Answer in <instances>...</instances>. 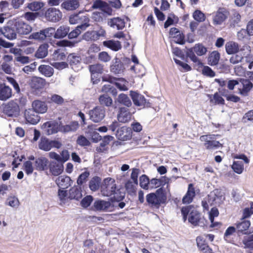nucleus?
<instances>
[{
  "label": "nucleus",
  "instance_id": "39448f33",
  "mask_svg": "<svg viewBox=\"0 0 253 253\" xmlns=\"http://www.w3.org/2000/svg\"><path fill=\"white\" fill-rule=\"evenodd\" d=\"M3 113L8 117H17L20 113V107L16 100H11L3 105Z\"/></svg>",
  "mask_w": 253,
  "mask_h": 253
},
{
  "label": "nucleus",
  "instance_id": "ea45409f",
  "mask_svg": "<svg viewBox=\"0 0 253 253\" xmlns=\"http://www.w3.org/2000/svg\"><path fill=\"white\" fill-rule=\"evenodd\" d=\"M220 59V54L217 51L211 52L208 57V64L211 66H214L218 64Z\"/></svg>",
  "mask_w": 253,
  "mask_h": 253
},
{
  "label": "nucleus",
  "instance_id": "f3484780",
  "mask_svg": "<svg viewBox=\"0 0 253 253\" xmlns=\"http://www.w3.org/2000/svg\"><path fill=\"white\" fill-rule=\"evenodd\" d=\"M48 160L44 157H40L36 158L34 163L35 169L39 171H44L47 172L49 166Z\"/></svg>",
  "mask_w": 253,
  "mask_h": 253
},
{
  "label": "nucleus",
  "instance_id": "412c9836",
  "mask_svg": "<svg viewBox=\"0 0 253 253\" xmlns=\"http://www.w3.org/2000/svg\"><path fill=\"white\" fill-rule=\"evenodd\" d=\"M80 0H63L61 4V8L67 11H75L80 7Z\"/></svg>",
  "mask_w": 253,
  "mask_h": 253
},
{
  "label": "nucleus",
  "instance_id": "69168bd1",
  "mask_svg": "<svg viewBox=\"0 0 253 253\" xmlns=\"http://www.w3.org/2000/svg\"><path fill=\"white\" fill-rule=\"evenodd\" d=\"M243 243L245 245V248L253 250V234L245 238L243 240Z\"/></svg>",
  "mask_w": 253,
  "mask_h": 253
},
{
  "label": "nucleus",
  "instance_id": "e2e57ef3",
  "mask_svg": "<svg viewBox=\"0 0 253 253\" xmlns=\"http://www.w3.org/2000/svg\"><path fill=\"white\" fill-rule=\"evenodd\" d=\"M76 142L79 145L83 147L88 146L90 145L89 141L83 135L78 136Z\"/></svg>",
  "mask_w": 253,
  "mask_h": 253
},
{
  "label": "nucleus",
  "instance_id": "2eb2a0df",
  "mask_svg": "<svg viewBox=\"0 0 253 253\" xmlns=\"http://www.w3.org/2000/svg\"><path fill=\"white\" fill-rule=\"evenodd\" d=\"M114 205L110 201L102 200H96L93 204V207L97 211H112L114 209Z\"/></svg>",
  "mask_w": 253,
  "mask_h": 253
},
{
  "label": "nucleus",
  "instance_id": "4c0bfd02",
  "mask_svg": "<svg viewBox=\"0 0 253 253\" xmlns=\"http://www.w3.org/2000/svg\"><path fill=\"white\" fill-rule=\"evenodd\" d=\"M70 31V28L67 26H61L55 31L54 38L61 39L65 37Z\"/></svg>",
  "mask_w": 253,
  "mask_h": 253
},
{
  "label": "nucleus",
  "instance_id": "58836bf2",
  "mask_svg": "<svg viewBox=\"0 0 253 253\" xmlns=\"http://www.w3.org/2000/svg\"><path fill=\"white\" fill-rule=\"evenodd\" d=\"M38 70L41 74L47 77H50L54 73L53 68L47 65H40L38 68Z\"/></svg>",
  "mask_w": 253,
  "mask_h": 253
},
{
  "label": "nucleus",
  "instance_id": "9b49d317",
  "mask_svg": "<svg viewBox=\"0 0 253 253\" xmlns=\"http://www.w3.org/2000/svg\"><path fill=\"white\" fill-rule=\"evenodd\" d=\"M24 117L27 124L34 125L37 124L41 120L38 113L33 108L26 109L24 112Z\"/></svg>",
  "mask_w": 253,
  "mask_h": 253
},
{
  "label": "nucleus",
  "instance_id": "5fc2aeb1",
  "mask_svg": "<svg viewBox=\"0 0 253 253\" xmlns=\"http://www.w3.org/2000/svg\"><path fill=\"white\" fill-rule=\"evenodd\" d=\"M23 169L27 175L31 174L35 169L33 163L30 161H26L23 163Z\"/></svg>",
  "mask_w": 253,
  "mask_h": 253
},
{
  "label": "nucleus",
  "instance_id": "5701e85b",
  "mask_svg": "<svg viewBox=\"0 0 253 253\" xmlns=\"http://www.w3.org/2000/svg\"><path fill=\"white\" fill-rule=\"evenodd\" d=\"M169 35L174 39V42L179 44H184L185 36L184 34L175 27L170 29Z\"/></svg>",
  "mask_w": 253,
  "mask_h": 253
},
{
  "label": "nucleus",
  "instance_id": "de8ad7c7",
  "mask_svg": "<svg viewBox=\"0 0 253 253\" xmlns=\"http://www.w3.org/2000/svg\"><path fill=\"white\" fill-rule=\"evenodd\" d=\"M190 49H192L194 53H196L198 56L205 55L207 52V48L202 43L196 44L193 48Z\"/></svg>",
  "mask_w": 253,
  "mask_h": 253
},
{
  "label": "nucleus",
  "instance_id": "dca6fc26",
  "mask_svg": "<svg viewBox=\"0 0 253 253\" xmlns=\"http://www.w3.org/2000/svg\"><path fill=\"white\" fill-rule=\"evenodd\" d=\"M116 136L120 140L127 141L132 137V132L130 128L122 126L119 128L116 132Z\"/></svg>",
  "mask_w": 253,
  "mask_h": 253
},
{
  "label": "nucleus",
  "instance_id": "a19ab883",
  "mask_svg": "<svg viewBox=\"0 0 253 253\" xmlns=\"http://www.w3.org/2000/svg\"><path fill=\"white\" fill-rule=\"evenodd\" d=\"M219 215V211L216 207L212 208L209 212V219L211 221V224L210 227H214L220 224V223L214 222V219L215 217L218 216Z\"/></svg>",
  "mask_w": 253,
  "mask_h": 253
},
{
  "label": "nucleus",
  "instance_id": "4d7b16f0",
  "mask_svg": "<svg viewBox=\"0 0 253 253\" xmlns=\"http://www.w3.org/2000/svg\"><path fill=\"white\" fill-rule=\"evenodd\" d=\"M30 39H34L35 40L42 41L45 40V36L43 30L40 32L33 33L29 37Z\"/></svg>",
  "mask_w": 253,
  "mask_h": 253
},
{
  "label": "nucleus",
  "instance_id": "4be33fe9",
  "mask_svg": "<svg viewBox=\"0 0 253 253\" xmlns=\"http://www.w3.org/2000/svg\"><path fill=\"white\" fill-rule=\"evenodd\" d=\"M13 21L10 26H4L0 29V31L3 36L9 40H13L17 38V32L16 29L14 28Z\"/></svg>",
  "mask_w": 253,
  "mask_h": 253
},
{
  "label": "nucleus",
  "instance_id": "680f3d73",
  "mask_svg": "<svg viewBox=\"0 0 253 253\" xmlns=\"http://www.w3.org/2000/svg\"><path fill=\"white\" fill-rule=\"evenodd\" d=\"M89 172L88 171H85L82 172L78 177L77 182L78 185H81L87 181V178L89 176Z\"/></svg>",
  "mask_w": 253,
  "mask_h": 253
},
{
  "label": "nucleus",
  "instance_id": "f704fd0d",
  "mask_svg": "<svg viewBox=\"0 0 253 253\" xmlns=\"http://www.w3.org/2000/svg\"><path fill=\"white\" fill-rule=\"evenodd\" d=\"M225 50L228 54H232L238 52L239 44L233 41L227 42L225 44Z\"/></svg>",
  "mask_w": 253,
  "mask_h": 253
},
{
  "label": "nucleus",
  "instance_id": "1a4fd4ad",
  "mask_svg": "<svg viewBox=\"0 0 253 253\" xmlns=\"http://www.w3.org/2000/svg\"><path fill=\"white\" fill-rule=\"evenodd\" d=\"M62 12L58 8L49 7L44 13V17L50 22H57L59 21L62 17Z\"/></svg>",
  "mask_w": 253,
  "mask_h": 253
},
{
  "label": "nucleus",
  "instance_id": "8fccbe9b",
  "mask_svg": "<svg viewBox=\"0 0 253 253\" xmlns=\"http://www.w3.org/2000/svg\"><path fill=\"white\" fill-rule=\"evenodd\" d=\"M67 60L71 66L76 65L80 63L81 58L76 53H70L67 56Z\"/></svg>",
  "mask_w": 253,
  "mask_h": 253
},
{
  "label": "nucleus",
  "instance_id": "9d476101",
  "mask_svg": "<svg viewBox=\"0 0 253 253\" xmlns=\"http://www.w3.org/2000/svg\"><path fill=\"white\" fill-rule=\"evenodd\" d=\"M13 23H14L13 28L16 29L17 33L19 35H28L32 30V27L22 20H15L13 21Z\"/></svg>",
  "mask_w": 253,
  "mask_h": 253
},
{
  "label": "nucleus",
  "instance_id": "774afa93",
  "mask_svg": "<svg viewBox=\"0 0 253 253\" xmlns=\"http://www.w3.org/2000/svg\"><path fill=\"white\" fill-rule=\"evenodd\" d=\"M43 6V3L39 1H34L29 4L28 7L32 11H38Z\"/></svg>",
  "mask_w": 253,
  "mask_h": 253
},
{
  "label": "nucleus",
  "instance_id": "49530a36",
  "mask_svg": "<svg viewBox=\"0 0 253 253\" xmlns=\"http://www.w3.org/2000/svg\"><path fill=\"white\" fill-rule=\"evenodd\" d=\"M117 101L119 103L126 106L127 107L131 106L132 104L131 101L127 95L124 93H121L119 95Z\"/></svg>",
  "mask_w": 253,
  "mask_h": 253
},
{
  "label": "nucleus",
  "instance_id": "2f4dec72",
  "mask_svg": "<svg viewBox=\"0 0 253 253\" xmlns=\"http://www.w3.org/2000/svg\"><path fill=\"white\" fill-rule=\"evenodd\" d=\"M109 25L113 28H116L118 30L123 29L126 25L124 19L120 17H114L108 22Z\"/></svg>",
  "mask_w": 253,
  "mask_h": 253
},
{
  "label": "nucleus",
  "instance_id": "7ed1b4c3",
  "mask_svg": "<svg viewBox=\"0 0 253 253\" xmlns=\"http://www.w3.org/2000/svg\"><path fill=\"white\" fill-rule=\"evenodd\" d=\"M69 21L71 24H80V25L77 27L78 28H83L84 30L89 25L88 24L89 18L88 15L87 14L83 15L81 12L70 15Z\"/></svg>",
  "mask_w": 253,
  "mask_h": 253
},
{
  "label": "nucleus",
  "instance_id": "7c9ffc66",
  "mask_svg": "<svg viewBox=\"0 0 253 253\" xmlns=\"http://www.w3.org/2000/svg\"><path fill=\"white\" fill-rule=\"evenodd\" d=\"M216 199V195L210 194L202 201V206L204 210L209 211L210 206H213Z\"/></svg>",
  "mask_w": 253,
  "mask_h": 253
},
{
  "label": "nucleus",
  "instance_id": "4468645a",
  "mask_svg": "<svg viewBox=\"0 0 253 253\" xmlns=\"http://www.w3.org/2000/svg\"><path fill=\"white\" fill-rule=\"evenodd\" d=\"M131 96L135 105L143 107V108L151 107V103L149 101H147L145 97L143 95L136 92H133L131 94Z\"/></svg>",
  "mask_w": 253,
  "mask_h": 253
},
{
  "label": "nucleus",
  "instance_id": "603ef678",
  "mask_svg": "<svg viewBox=\"0 0 253 253\" xmlns=\"http://www.w3.org/2000/svg\"><path fill=\"white\" fill-rule=\"evenodd\" d=\"M150 182L148 177L145 175H142L139 178L140 186L145 190H148L150 186Z\"/></svg>",
  "mask_w": 253,
  "mask_h": 253
},
{
  "label": "nucleus",
  "instance_id": "052dcab7",
  "mask_svg": "<svg viewBox=\"0 0 253 253\" xmlns=\"http://www.w3.org/2000/svg\"><path fill=\"white\" fill-rule=\"evenodd\" d=\"M211 102H213L214 104L224 105V99L218 92H215L213 95V98L210 99Z\"/></svg>",
  "mask_w": 253,
  "mask_h": 253
},
{
  "label": "nucleus",
  "instance_id": "13d9d810",
  "mask_svg": "<svg viewBox=\"0 0 253 253\" xmlns=\"http://www.w3.org/2000/svg\"><path fill=\"white\" fill-rule=\"evenodd\" d=\"M119 82H115V85L120 90L126 91L128 89V88L126 86L127 84V82L123 78H118V80Z\"/></svg>",
  "mask_w": 253,
  "mask_h": 253
},
{
  "label": "nucleus",
  "instance_id": "ddd939ff",
  "mask_svg": "<svg viewBox=\"0 0 253 253\" xmlns=\"http://www.w3.org/2000/svg\"><path fill=\"white\" fill-rule=\"evenodd\" d=\"M229 11L225 8H219L213 17L212 21L214 25L222 24L227 18Z\"/></svg>",
  "mask_w": 253,
  "mask_h": 253
},
{
  "label": "nucleus",
  "instance_id": "bf43d9fd",
  "mask_svg": "<svg viewBox=\"0 0 253 253\" xmlns=\"http://www.w3.org/2000/svg\"><path fill=\"white\" fill-rule=\"evenodd\" d=\"M253 214V202L250 203V207L245 208L243 210L242 217L243 219L250 217Z\"/></svg>",
  "mask_w": 253,
  "mask_h": 253
},
{
  "label": "nucleus",
  "instance_id": "a211bd4d",
  "mask_svg": "<svg viewBox=\"0 0 253 253\" xmlns=\"http://www.w3.org/2000/svg\"><path fill=\"white\" fill-rule=\"evenodd\" d=\"M131 117L132 114L128 108L125 107L119 108L117 115V119L119 122L122 123H128L131 120Z\"/></svg>",
  "mask_w": 253,
  "mask_h": 253
},
{
  "label": "nucleus",
  "instance_id": "6e6d98bb",
  "mask_svg": "<svg viewBox=\"0 0 253 253\" xmlns=\"http://www.w3.org/2000/svg\"><path fill=\"white\" fill-rule=\"evenodd\" d=\"M64 99L62 96L54 94L51 96L50 100L48 101L47 102L49 103H53L58 105H61L64 103Z\"/></svg>",
  "mask_w": 253,
  "mask_h": 253
},
{
  "label": "nucleus",
  "instance_id": "3c124183",
  "mask_svg": "<svg viewBox=\"0 0 253 253\" xmlns=\"http://www.w3.org/2000/svg\"><path fill=\"white\" fill-rule=\"evenodd\" d=\"M198 250L201 252L209 245L207 241L202 236H198L196 239Z\"/></svg>",
  "mask_w": 253,
  "mask_h": 253
},
{
  "label": "nucleus",
  "instance_id": "f8f14e48",
  "mask_svg": "<svg viewBox=\"0 0 253 253\" xmlns=\"http://www.w3.org/2000/svg\"><path fill=\"white\" fill-rule=\"evenodd\" d=\"M253 87V84L249 79L239 78L238 89L241 95L244 96L248 95Z\"/></svg>",
  "mask_w": 253,
  "mask_h": 253
},
{
  "label": "nucleus",
  "instance_id": "f03ea898",
  "mask_svg": "<svg viewBox=\"0 0 253 253\" xmlns=\"http://www.w3.org/2000/svg\"><path fill=\"white\" fill-rule=\"evenodd\" d=\"M218 134H207L201 136L200 140L203 143V145L207 150H214L222 147L223 145L219 141L216 140V136Z\"/></svg>",
  "mask_w": 253,
  "mask_h": 253
},
{
  "label": "nucleus",
  "instance_id": "a878e982",
  "mask_svg": "<svg viewBox=\"0 0 253 253\" xmlns=\"http://www.w3.org/2000/svg\"><path fill=\"white\" fill-rule=\"evenodd\" d=\"M33 108L38 113L43 114L47 112L48 107L46 102L40 100H35L32 103Z\"/></svg>",
  "mask_w": 253,
  "mask_h": 253
},
{
  "label": "nucleus",
  "instance_id": "423d86ee",
  "mask_svg": "<svg viewBox=\"0 0 253 253\" xmlns=\"http://www.w3.org/2000/svg\"><path fill=\"white\" fill-rule=\"evenodd\" d=\"M116 188L115 180L107 178L104 179L103 184L101 186V192L104 196H111L115 193Z\"/></svg>",
  "mask_w": 253,
  "mask_h": 253
},
{
  "label": "nucleus",
  "instance_id": "0e129e2a",
  "mask_svg": "<svg viewBox=\"0 0 253 253\" xmlns=\"http://www.w3.org/2000/svg\"><path fill=\"white\" fill-rule=\"evenodd\" d=\"M232 56L230 58V62L233 64H236L241 62L243 59V56L241 53L237 52L232 54Z\"/></svg>",
  "mask_w": 253,
  "mask_h": 253
},
{
  "label": "nucleus",
  "instance_id": "338daca9",
  "mask_svg": "<svg viewBox=\"0 0 253 253\" xmlns=\"http://www.w3.org/2000/svg\"><path fill=\"white\" fill-rule=\"evenodd\" d=\"M232 168L234 172L241 174L243 172L244 166L241 162H234Z\"/></svg>",
  "mask_w": 253,
  "mask_h": 253
},
{
  "label": "nucleus",
  "instance_id": "a18cd8bd",
  "mask_svg": "<svg viewBox=\"0 0 253 253\" xmlns=\"http://www.w3.org/2000/svg\"><path fill=\"white\" fill-rule=\"evenodd\" d=\"M124 69V65L120 61H116L110 67L111 72L115 74H121Z\"/></svg>",
  "mask_w": 253,
  "mask_h": 253
},
{
  "label": "nucleus",
  "instance_id": "cd10ccee",
  "mask_svg": "<svg viewBox=\"0 0 253 253\" xmlns=\"http://www.w3.org/2000/svg\"><path fill=\"white\" fill-rule=\"evenodd\" d=\"M186 55L195 63L194 67L197 71H200L201 69L203 68V64L194 53L192 49H188L187 50Z\"/></svg>",
  "mask_w": 253,
  "mask_h": 253
},
{
  "label": "nucleus",
  "instance_id": "72a5a7b5",
  "mask_svg": "<svg viewBox=\"0 0 253 253\" xmlns=\"http://www.w3.org/2000/svg\"><path fill=\"white\" fill-rule=\"evenodd\" d=\"M82 190L80 187L74 186L69 191L68 198L70 199L79 200L82 197Z\"/></svg>",
  "mask_w": 253,
  "mask_h": 253
},
{
  "label": "nucleus",
  "instance_id": "b1692460",
  "mask_svg": "<svg viewBox=\"0 0 253 253\" xmlns=\"http://www.w3.org/2000/svg\"><path fill=\"white\" fill-rule=\"evenodd\" d=\"M196 196L195 188L193 183L188 184V189L185 195L183 196L182 202L184 204L191 203Z\"/></svg>",
  "mask_w": 253,
  "mask_h": 253
},
{
  "label": "nucleus",
  "instance_id": "f257e3e1",
  "mask_svg": "<svg viewBox=\"0 0 253 253\" xmlns=\"http://www.w3.org/2000/svg\"><path fill=\"white\" fill-rule=\"evenodd\" d=\"M147 205L152 208L158 209L167 200V193L163 187L158 189L155 193H150L146 196Z\"/></svg>",
  "mask_w": 253,
  "mask_h": 253
},
{
  "label": "nucleus",
  "instance_id": "0eeeda50",
  "mask_svg": "<svg viewBox=\"0 0 253 253\" xmlns=\"http://www.w3.org/2000/svg\"><path fill=\"white\" fill-rule=\"evenodd\" d=\"M88 69L91 74V80L93 84H98L100 81V75L103 72V65L99 63L90 65Z\"/></svg>",
  "mask_w": 253,
  "mask_h": 253
},
{
  "label": "nucleus",
  "instance_id": "79ce46f5",
  "mask_svg": "<svg viewBox=\"0 0 253 253\" xmlns=\"http://www.w3.org/2000/svg\"><path fill=\"white\" fill-rule=\"evenodd\" d=\"M101 179L98 176L93 177L89 182V188L92 191H96L99 189Z\"/></svg>",
  "mask_w": 253,
  "mask_h": 253
},
{
  "label": "nucleus",
  "instance_id": "c85d7f7f",
  "mask_svg": "<svg viewBox=\"0 0 253 253\" xmlns=\"http://www.w3.org/2000/svg\"><path fill=\"white\" fill-rule=\"evenodd\" d=\"M11 88L4 84H1L0 87V100L5 101L12 96Z\"/></svg>",
  "mask_w": 253,
  "mask_h": 253
},
{
  "label": "nucleus",
  "instance_id": "393cba45",
  "mask_svg": "<svg viewBox=\"0 0 253 253\" xmlns=\"http://www.w3.org/2000/svg\"><path fill=\"white\" fill-rule=\"evenodd\" d=\"M251 225L250 220L241 218V221L236 224V227L237 233L239 234H247L249 232V228Z\"/></svg>",
  "mask_w": 253,
  "mask_h": 253
},
{
  "label": "nucleus",
  "instance_id": "473e14b6",
  "mask_svg": "<svg viewBox=\"0 0 253 253\" xmlns=\"http://www.w3.org/2000/svg\"><path fill=\"white\" fill-rule=\"evenodd\" d=\"M93 8H99L104 12L110 14L112 12V9L109 6L106 2L101 0H95L92 6Z\"/></svg>",
  "mask_w": 253,
  "mask_h": 253
},
{
  "label": "nucleus",
  "instance_id": "bb28decb",
  "mask_svg": "<svg viewBox=\"0 0 253 253\" xmlns=\"http://www.w3.org/2000/svg\"><path fill=\"white\" fill-rule=\"evenodd\" d=\"M42 128L44 129L45 133L48 135L55 133L58 130L57 125L55 123L51 122L44 123L42 126Z\"/></svg>",
  "mask_w": 253,
  "mask_h": 253
},
{
  "label": "nucleus",
  "instance_id": "20e7f679",
  "mask_svg": "<svg viewBox=\"0 0 253 253\" xmlns=\"http://www.w3.org/2000/svg\"><path fill=\"white\" fill-rule=\"evenodd\" d=\"M188 220L189 223L194 226H204L206 225L207 220L202 216L201 213L193 207L189 214Z\"/></svg>",
  "mask_w": 253,
  "mask_h": 253
},
{
  "label": "nucleus",
  "instance_id": "6ab92c4d",
  "mask_svg": "<svg viewBox=\"0 0 253 253\" xmlns=\"http://www.w3.org/2000/svg\"><path fill=\"white\" fill-rule=\"evenodd\" d=\"M48 169L52 175L54 176L59 175L63 171V164L60 162L50 161L49 162Z\"/></svg>",
  "mask_w": 253,
  "mask_h": 253
},
{
  "label": "nucleus",
  "instance_id": "c9c22d12",
  "mask_svg": "<svg viewBox=\"0 0 253 253\" xmlns=\"http://www.w3.org/2000/svg\"><path fill=\"white\" fill-rule=\"evenodd\" d=\"M98 101L100 105L110 107L113 105L112 98L107 94L100 95L98 98Z\"/></svg>",
  "mask_w": 253,
  "mask_h": 253
},
{
  "label": "nucleus",
  "instance_id": "864d4df0",
  "mask_svg": "<svg viewBox=\"0 0 253 253\" xmlns=\"http://www.w3.org/2000/svg\"><path fill=\"white\" fill-rule=\"evenodd\" d=\"M193 17L195 20L198 22H202L205 21L206 16L200 10L197 9L193 13Z\"/></svg>",
  "mask_w": 253,
  "mask_h": 253
},
{
  "label": "nucleus",
  "instance_id": "e433bc0d",
  "mask_svg": "<svg viewBox=\"0 0 253 253\" xmlns=\"http://www.w3.org/2000/svg\"><path fill=\"white\" fill-rule=\"evenodd\" d=\"M103 44L114 51H118L122 48L121 42L113 40L105 41L103 42Z\"/></svg>",
  "mask_w": 253,
  "mask_h": 253
},
{
  "label": "nucleus",
  "instance_id": "c03bdc74",
  "mask_svg": "<svg viewBox=\"0 0 253 253\" xmlns=\"http://www.w3.org/2000/svg\"><path fill=\"white\" fill-rule=\"evenodd\" d=\"M38 146L41 150L48 151L51 149L50 140L47 138L42 137L39 143Z\"/></svg>",
  "mask_w": 253,
  "mask_h": 253
},
{
  "label": "nucleus",
  "instance_id": "09e8293b",
  "mask_svg": "<svg viewBox=\"0 0 253 253\" xmlns=\"http://www.w3.org/2000/svg\"><path fill=\"white\" fill-rule=\"evenodd\" d=\"M138 183L135 184V182L130 180H128L125 184V188L127 192L129 195L135 194L136 191V186Z\"/></svg>",
  "mask_w": 253,
  "mask_h": 253
},
{
  "label": "nucleus",
  "instance_id": "aec40b11",
  "mask_svg": "<svg viewBox=\"0 0 253 253\" xmlns=\"http://www.w3.org/2000/svg\"><path fill=\"white\" fill-rule=\"evenodd\" d=\"M45 80L42 78L33 77L29 81V85L33 91L40 90L45 85Z\"/></svg>",
  "mask_w": 253,
  "mask_h": 253
},
{
  "label": "nucleus",
  "instance_id": "c756f323",
  "mask_svg": "<svg viewBox=\"0 0 253 253\" xmlns=\"http://www.w3.org/2000/svg\"><path fill=\"white\" fill-rule=\"evenodd\" d=\"M71 180L70 177L68 176L60 175L56 179L55 182L60 188L65 189L70 186Z\"/></svg>",
  "mask_w": 253,
  "mask_h": 253
},
{
  "label": "nucleus",
  "instance_id": "37998d69",
  "mask_svg": "<svg viewBox=\"0 0 253 253\" xmlns=\"http://www.w3.org/2000/svg\"><path fill=\"white\" fill-rule=\"evenodd\" d=\"M48 53V45L47 44L41 45L36 52L35 56L38 58H43Z\"/></svg>",
  "mask_w": 253,
  "mask_h": 253
},
{
  "label": "nucleus",
  "instance_id": "6e6552de",
  "mask_svg": "<svg viewBox=\"0 0 253 253\" xmlns=\"http://www.w3.org/2000/svg\"><path fill=\"white\" fill-rule=\"evenodd\" d=\"M90 119L94 123L100 122L105 116V110L102 106H97L89 110Z\"/></svg>",
  "mask_w": 253,
  "mask_h": 253
}]
</instances>
